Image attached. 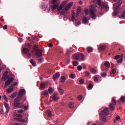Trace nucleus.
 Here are the masks:
<instances>
[{
	"label": "nucleus",
	"instance_id": "nucleus-33",
	"mask_svg": "<svg viewBox=\"0 0 125 125\" xmlns=\"http://www.w3.org/2000/svg\"><path fill=\"white\" fill-rule=\"evenodd\" d=\"M48 91L49 92V93L50 94H51V93H53V91H54V90H53V89H52V88L51 87H49L48 88Z\"/></svg>",
	"mask_w": 125,
	"mask_h": 125
},
{
	"label": "nucleus",
	"instance_id": "nucleus-26",
	"mask_svg": "<svg viewBox=\"0 0 125 125\" xmlns=\"http://www.w3.org/2000/svg\"><path fill=\"white\" fill-rule=\"evenodd\" d=\"M104 65L106 68H110V62H106Z\"/></svg>",
	"mask_w": 125,
	"mask_h": 125
},
{
	"label": "nucleus",
	"instance_id": "nucleus-36",
	"mask_svg": "<svg viewBox=\"0 0 125 125\" xmlns=\"http://www.w3.org/2000/svg\"><path fill=\"white\" fill-rule=\"evenodd\" d=\"M85 76L86 77H89V76H90V73H89V72H88L87 71H85Z\"/></svg>",
	"mask_w": 125,
	"mask_h": 125
},
{
	"label": "nucleus",
	"instance_id": "nucleus-39",
	"mask_svg": "<svg viewBox=\"0 0 125 125\" xmlns=\"http://www.w3.org/2000/svg\"><path fill=\"white\" fill-rule=\"evenodd\" d=\"M90 71L92 74H95L97 73L96 70L95 69H91Z\"/></svg>",
	"mask_w": 125,
	"mask_h": 125
},
{
	"label": "nucleus",
	"instance_id": "nucleus-14",
	"mask_svg": "<svg viewBox=\"0 0 125 125\" xmlns=\"http://www.w3.org/2000/svg\"><path fill=\"white\" fill-rule=\"evenodd\" d=\"M60 97V96L59 95V94L58 93H56L52 95V98L54 101H56L59 99Z\"/></svg>",
	"mask_w": 125,
	"mask_h": 125
},
{
	"label": "nucleus",
	"instance_id": "nucleus-30",
	"mask_svg": "<svg viewBox=\"0 0 125 125\" xmlns=\"http://www.w3.org/2000/svg\"><path fill=\"white\" fill-rule=\"evenodd\" d=\"M82 12V7H79L77 9V14H80Z\"/></svg>",
	"mask_w": 125,
	"mask_h": 125
},
{
	"label": "nucleus",
	"instance_id": "nucleus-59",
	"mask_svg": "<svg viewBox=\"0 0 125 125\" xmlns=\"http://www.w3.org/2000/svg\"><path fill=\"white\" fill-rule=\"evenodd\" d=\"M3 30H6L7 29V25H5L3 27Z\"/></svg>",
	"mask_w": 125,
	"mask_h": 125
},
{
	"label": "nucleus",
	"instance_id": "nucleus-42",
	"mask_svg": "<svg viewBox=\"0 0 125 125\" xmlns=\"http://www.w3.org/2000/svg\"><path fill=\"white\" fill-rule=\"evenodd\" d=\"M79 83H80V84H83L84 83V80H83V79H81L80 80Z\"/></svg>",
	"mask_w": 125,
	"mask_h": 125
},
{
	"label": "nucleus",
	"instance_id": "nucleus-41",
	"mask_svg": "<svg viewBox=\"0 0 125 125\" xmlns=\"http://www.w3.org/2000/svg\"><path fill=\"white\" fill-rule=\"evenodd\" d=\"M101 76L103 78H105L107 76V73L106 72H103L101 73Z\"/></svg>",
	"mask_w": 125,
	"mask_h": 125
},
{
	"label": "nucleus",
	"instance_id": "nucleus-13",
	"mask_svg": "<svg viewBox=\"0 0 125 125\" xmlns=\"http://www.w3.org/2000/svg\"><path fill=\"white\" fill-rule=\"evenodd\" d=\"M59 3H60V2H58L56 4H54L50 6L49 7L50 9H51L52 11H54L58 7Z\"/></svg>",
	"mask_w": 125,
	"mask_h": 125
},
{
	"label": "nucleus",
	"instance_id": "nucleus-55",
	"mask_svg": "<svg viewBox=\"0 0 125 125\" xmlns=\"http://www.w3.org/2000/svg\"><path fill=\"white\" fill-rule=\"evenodd\" d=\"M94 80L95 82H98V78H97V77H96V76H94Z\"/></svg>",
	"mask_w": 125,
	"mask_h": 125
},
{
	"label": "nucleus",
	"instance_id": "nucleus-51",
	"mask_svg": "<svg viewBox=\"0 0 125 125\" xmlns=\"http://www.w3.org/2000/svg\"><path fill=\"white\" fill-rule=\"evenodd\" d=\"M92 87H93V86L92 85V84H90L88 86V89H91V88H92Z\"/></svg>",
	"mask_w": 125,
	"mask_h": 125
},
{
	"label": "nucleus",
	"instance_id": "nucleus-60",
	"mask_svg": "<svg viewBox=\"0 0 125 125\" xmlns=\"http://www.w3.org/2000/svg\"><path fill=\"white\" fill-rule=\"evenodd\" d=\"M120 116H118L116 117V121H119V120H120Z\"/></svg>",
	"mask_w": 125,
	"mask_h": 125
},
{
	"label": "nucleus",
	"instance_id": "nucleus-23",
	"mask_svg": "<svg viewBox=\"0 0 125 125\" xmlns=\"http://www.w3.org/2000/svg\"><path fill=\"white\" fill-rule=\"evenodd\" d=\"M61 82L62 83H65V82H66V77L65 76H62L61 78Z\"/></svg>",
	"mask_w": 125,
	"mask_h": 125
},
{
	"label": "nucleus",
	"instance_id": "nucleus-8",
	"mask_svg": "<svg viewBox=\"0 0 125 125\" xmlns=\"http://www.w3.org/2000/svg\"><path fill=\"white\" fill-rule=\"evenodd\" d=\"M17 118H15L14 120H16L18 122H20V123H25L26 121L25 120L22 119L23 118V116L20 114H16L15 115Z\"/></svg>",
	"mask_w": 125,
	"mask_h": 125
},
{
	"label": "nucleus",
	"instance_id": "nucleus-54",
	"mask_svg": "<svg viewBox=\"0 0 125 125\" xmlns=\"http://www.w3.org/2000/svg\"><path fill=\"white\" fill-rule=\"evenodd\" d=\"M82 99H83V96H82V95H79V96H78V100L80 101V100H81Z\"/></svg>",
	"mask_w": 125,
	"mask_h": 125
},
{
	"label": "nucleus",
	"instance_id": "nucleus-61",
	"mask_svg": "<svg viewBox=\"0 0 125 125\" xmlns=\"http://www.w3.org/2000/svg\"><path fill=\"white\" fill-rule=\"evenodd\" d=\"M72 52V51H71V50H67L66 51L67 54H70V53H71Z\"/></svg>",
	"mask_w": 125,
	"mask_h": 125
},
{
	"label": "nucleus",
	"instance_id": "nucleus-28",
	"mask_svg": "<svg viewBox=\"0 0 125 125\" xmlns=\"http://www.w3.org/2000/svg\"><path fill=\"white\" fill-rule=\"evenodd\" d=\"M13 91V88H9L7 89L6 92L7 93H10V92H12Z\"/></svg>",
	"mask_w": 125,
	"mask_h": 125
},
{
	"label": "nucleus",
	"instance_id": "nucleus-21",
	"mask_svg": "<svg viewBox=\"0 0 125 125\" xmlns=\"http://www.w3.org/2000/svg\"><path fill=\"white\" fill-rule=\"evenodd\" d=\"M87 51L88 53H90V52L93 51V48L92 47L89 46L87 47Z\"/></svg>",
	"mask_w": 125,
	"mask_h": 125
},
{
	"label": "nucleus",
	"instance_id": "nucleus-38",
	"mask_svg": "<svg viewBox=\"0 0 125 125\" xmlns=\"http://www.w3.org/2000/svg\"><path fill=\"white\" fill-rule=\"evenodd\" d=\"M120 101H121V102L124 103V102H125V97H124V96L121 97L120 98Z\"/></svg>",
	"mask_w": 125,
	"mask_h": 125
},
{
	"label": "nucleus",
	"instance_id": "nucleus-7",
	"mask_svg": "<svg viewBox=\"0 0 125 125\" xmlns=\"http://www.w3.org/2000/svg\"><path fill=\"white\" fill-rule=\"evenodd\" d=\"M25 93H26V91L24 89H21L20 90L18 97L16 99H15V101H20V100L22 99L21 97H22V96H23V95H24V94Z\"/></svg>",
	"mask_w": 125,
	"mask_h": 125
},
{
	"label": "nucleus",
	"instance_id": "nucleus-16",
	"mask_svg": "<svg viewBox=\"0 0 125 125\" xmlns=\"http://www.w3.org/2000/svg\"><path fill=\"white\" fill-rule=\"evenodd\" d=\"M81 53H77L72 56V58L75 60H80V54Z\"/></svg>",
	"mask_w": 125,
	"mask_h": 125
},
{
	"label": "nucleus",
	"instance_id": "nucleus-62",
	"mask_svg": "<svg viewBox=\"0 0 125 125\" xmlns=\"http://www.w3.org/2000/svg\"><path fill=\"white\" fill-rule=\"evenodd\" d=\"M19 41L20 42H23V39L20 38L19 39Z\"/></svg>",
	"mask_w": 125,
	"mask_h": 125
},
{
	"label": "nucleus",
	"instance_id": "nucleus-57",
	"mask_svg": "<svg viewBox=\"0 0 125 125\" xmlns=\"http://www.w3.org/2000/svg\"><path fill=\"white\" fill-rule=\"evenodd\" d=\"M3 98L6 102H8V99H7V98L5 96H3Z\"/></svg>",
	"mask_w": 125,
	"mask_h": 125
},
{
	"label": "nucleus",
	"instance_id": "nucleus-19",
	"mask_svg": "<svg viewBox=\"0 0 125 125\" xmlns=\"http://www.w3.org/2000/svg\"><path fill=\"white\" fill-rule=\"evenodd\" d=\"M84 57H85V56L83 54L80 53V60H81V61H84L85 60Z\"/></svg>",
	"mask_w": 125,
	"mask_h": 125
},
{
	"label": "nucleus",
	"instance_id": "nucleus-47",
	"mask_svg": "<svg viewBox=\"0 0 125 125\" xmlns=\"http://www.w3.org/2000/svg\"><path fill=\"white\" fill-rule=\"evenodd\" d=\"M77 69L78 71H82V70H83V67L81 65H78L77 66Z\"/></svg>",
	"mask_w": 125,
	"mask_h": 125
},
{
	"label": "nucleus",
	"instance_id": "nucleus-48",
	"mask_svg": "<svg viewBox=\"0 0 125 125\" xmlns=\"http://www.w3.org/2000/svg\"><path fill=\"white\" fill-rule=\"evenodd\" d=\"M73 66H78V65H79V62H73Z\"/></svg>",
	"mask_w": 125,
	"mask_h": 125
},
{
	"label": "nucleus",
	"instance_id": "nucleus-25",
	"mask_svg": "<svg viewBox=\"0 0 125 125\" xmlns=\"http://www.w3.org/2000/svg\"><path fill=\"white\" fill-rule=\"evenodd\" d=\"M17 95V92L13 93L10 96V98L13 99L15 98L16 97V96Z\"/></svg>",
	"mask_w": 125,
	"mask_h": 125
},
{
	"label": "nucleus",
	"instance_id": "nucleus-6",
	"mask_svg": "<svg viewBox=\"0 0 125 125\" xmlns=\"http://www.w3.org/2000/svg\"><path fill=\"white\" fill-rule=\"evenodd\" d=\"M73 2H70L69 3H68L66 6L65 7V8L62 10V12H61V14L62 15H64V14H65V11H68L69 10V9L72 7L73 6Z\"/></svg>",
	"mask_w": 125,
	"mask_h": 125
},
{
	"label": "nucleus",
	"instance_id": "nucleus-50",
	"mask_svg": "<svg viewBox=\"0 0 125 125\" xmlns=\"http://www.w3.org/2000/svg\"><path fill=\"white\" fill-rule=\"evenodd\" d=\"M84 12L85 14H86V15H87V14H88V13H89L88 10L86 8H85L84 9Z\"/></svg>",
	"mask_w": 125,
	"mask_h": 125
},
{
	"label": "nucleus",
	"instance_id": "nucleus-58",
	"mask_svg": "<svg viewBox=\"0 0 125 125\" xmlns=\"http://www.w3.org/2000/svg\"><path fill=\"white\" fill-rule=\"evenodd\" d=\"M18 83L17 82H13L12 83L13 86H15V85H17Z\"/></svg>",
	"mask_w": 125,
	"mask_h": 125
},
{
	"label": "nucleus",
	"instance_id": "nucleus-20",
	"mask_svg": "<svg viewBox=\"0 0 125 125\" xmlns=\"http://www.w3.org/2000/svg\"><path fill=\"white\" fill-rule=\"evenodd\" d=\"M59 77H60V74L59 73H56L53 76V80H56L57 79H59Z\"/></svg>",
	"mask_w": 125,
	"mask_h": 125
},
{
	"label": "nucleus",
	"instance_id": "nucleus-9",
	"mask_svg": "<svg viewBox=\"0 0 125 125\" xmlns=\"http://www.w3.org/2000/svg\"><path fill=\"white\" fill-rule=\"evenodd\" d=\"M21 52L24 54H26L27 57H31L32 54L30 53V49L27 48H23L21 49Z\"/></svg>",
	"mask_w": 125,
	"mask_h": 125
},
{
	"label": "nucleus",
	"instance_id": "nucleus-1",
	"mask_svg": "<svg viewBox=\"0 0 125 125\" xmlns=\"http://www.w3.org/2000/svg\"><path fill=\"white\" fill-rule=\"evenodd\" d=\"M109 115V109L108 107H105L100 113V116L102 122H106L107 119L106 117Z\"/></svg>",
	"mask_w": 125,
	"mask_h": 125
},
{
	"label": "nucleus",
	"instance_id": "nucleus-18",
	"mask_svg": "<svg viewBox=\"0 0 125 125\" xmlns=\"http://www.w3.org/2000/svg\"><path fill=\"white\" fill-rule=\"evenodd\" d=\"M98 49H100V50L103 51V50H105V49H106V46L102 44H100L98 45Z\"/></svg>",
	"mask_w": 125,
	"mask_h": 125
},
{
	"label": "nucleus",
	"instance_id": "nucleus-10",
	"mask_svg": "<svg viewBox=\"0 0 125 125\" xmlns=\"http://www.w3.org/2000/svg\"><path fill=\"white\" fill-rule=\"evenodd\" d=\"M112 101L113 103L109 104V108L111 111H114L117 104V102L116 101V100H112Z\"/></svg>",
	"mask_w": 125,
	"mask_h": 125
},
{
	"label": "nucleus",
	"instance_id": "nucleus-15",
	"mask_svg": "<svg viewBox=\"0 0 125 125\" xmlns=\"http://www.w3.org/2000/svg\"><path fill=\"white\" fill-rule=\"evenodd\" d=\"M14 81V79L13 78L10 77L9 78L7 81L5 82V85H9L11 83H12Z\"/></svg>",
	"mask_w": 125,
	"mask_h": 125
},
{
	"label": "nucleus",
	"instance_id": "nucleus-49",
	"mask_svg": "<svg viewBox=\"0 0 125 125\" xmlns=\"http://www.w3.org/2000/svg\"><path fill=\"white\" fill-rule=\"evenodd\" d=\"M120 57H121V55H117V56H115L114 59L115 60H118V59H119V58H120Z\"/></svg>",
	"mask_w": 125,
	"mask_h": 125
},
{
	"label": "nucleus",
	"instance_id": "nucleus-64",
	"mask_svg": "<svg viewBox=\"0 0 125 125\" xmlns=\"http://www.w3.org/2000/svg\"><path fill=\"white\" fill-rule=\"evenodd\" d=\"M8 73V71H6L4 72V75H5L6 76H7V74Z\"/></svg>",
	"mask_w": 125,
	"mask_h": 125
},
{
	"label": "nucleus",
	"instance_id": "nucleus-53",
	"mask_svg": "<svg viewBox=\"0 0 125 125\" xmlns=\"http://www.w3.org/2000/svg\"><path fill=\"white\" fill-rule=\"evenodd\" d=\"M75 25L77 27H78V26H80V25H81V21L76 22L75 23Z\"/></svg>",
	"mask_w": 125,
	"mask_h": 125
},
{
	"label": "nucleus",
	"instance_id": "nucleus-31",
	"mask_svg": "<svg viewBox=\"0 0 125 125\" xmlns=\"http://www.w3.org/2000/svg\"><path fill=\"white\" fill-rule=\"evenodd\" d=\"M123 61H124V59H123V57H122L121 59L117 60V62L118 64H121V63H122Z\"/></svg>",
	"mask_w": 125,
	"mask_h": 125
},
{
	"label": "nucleus",
	"instance_id": "nucleus-52",
	"mask_svg": "<svg viewBox=\"0 0 125 125\" xmlns=\"http://www.w3.org/2000/svg\"><path fill=\"white\" fill-rule=\"evenodd\" d=\"M125 17V10L122 13V16L120 17V18H122V17Z\"/></svg>",
	"mask_w": 125,
	"mask_h": 125
},
{
	"label": "nucleus",
	"instance_id": "nucleus-4",
	"mask_svg": "<svg viewBox=\"0 0 125 125\" xmlns=\"http://www.w3.org/2000/svg\"><path fill=\"white\" fill-rule=\"evenodd\" d=\"M122 5V2L120 3V1L119 2H117L115 4H113V7H114V12H113V16H117L118 14H119V12L117 11V10L119 9V8L120 6Z\"/></svg>",
	"mask_w": 125,
	"mask_h": 125
},
{
	"label": "nucleus",
	"instance_id": "nucleus-17",
	"mask_svg": "<svg viewBox=\"0 0 125 125\" xmlns=\"http://www.w3.org/2000/svg\"><path fill=\"white\" fill-rule=\"evenodd\" d=\"M4 106L6 109V115H5V117H6V116H7V114H8V112H9V105L7 103H4Z\"/></svg>",
	"mask_w": 125,
	"mask_h": 125
},
{
	"label": "nucleus",
	"instance_id": "nucleus-24",
	"mask_svg": "<svg viewBox=\"0 0 125 125\" xmlns=\"http://www.w3.org/2000/svg\"><path fill=\"white\" fill-rule=\"evenodd\" d=\"M42 95H45V96H49V95H48V92L47 91H42Z\"/></svg>",
	"mask_w": 125,
	"mask_h": 125
},
{
	"label": "nucleus",
	"instance_id": "nucleus-35",
	"mask_svg": "<svg viewBox=\"0 0 125 125\" xmlns=\"http://www.w3.org/2000/svg\"><path fill=\"white\" fill-rule=\"evenodd\" d=\"M47 115L48 117H51V116H52L51 111H50V110H48L47 111Z\"/></svg>",
	"mask_w": 125,
	"mask_h": 125
},
{
	"label": "nucleus",
	"instance_id": "nucleus-3",
	"mask_svg": "<svg viewBox=\"0 0 125 125\" xmlns=\"http://www.w3.org/2000/svg\"><path fill=\"white\" fill-rule=\"evenodd\" d=\"M39 46L38 45H35L34 47V49L32 50V53L33 54H35L38 57H41V56H42V51L41 50L37 49Z\"/></svg>",
	"mask_w": 125,
	"mask_h": 125
},
{
	"label": "nucleus",
	"instance_id": "nucleus-45",
	"mask_svg": "<svg viewBox=\"0 0 125 125\" xmlns=\"http://www.w3.org/2000/svg\"><path fill=\"white\" fill-rule=\"evenodd\" d=\"M116 73V69H113L110 72V74L114 75Z\"/></svg>",
	"mask_w": 125,
	"mask_h": 125
},
{
	"label": "nucleus",
	"instance_id": "nucleus-5",
	"mask_svg": "<svg viewBox=\"0 0 125 125\" xmlns=\"http://www.w3.org/2000/svg\"><path fill=\"white\" fill-rule=\"evenodd\" d=\"M98 5L100 6V9H105L106 11L109 10V6L105 4L104 2H101V0H97Z\"/></svg>",
	"mask_w": 125,
	"mask_h": 125
},
{
	"label": "nucleus",
	"instance_id": "nucleus-37",
	"mask_svg": "<svg viewBox=\"0 0 125 125\" xmlns=\"http://www.w3.org/2000/svg\"><path fill=\"white\" fill-rule=\"evenodd\" d=\"M69 77L70 78V79H74L76 78V76H75V74L72 73L69 75Z\"/></svg>",
	"mask_w": 125,
	"mask_h": 125
},
{
	"label": "nucleus",
	"instance_id": "nucleus-34",
	"mask_svg": "<svg viewBox=\"0 0 125 125\" xmlns=\"http://www.w3.org/2000/svg\"><path fill=\"white\" fill-rule=\"evenodd\" d=\"M16 112H18V113H23L24 112V110L23 109H20V110H18L17 111V110L14 111V113H16Z\"/></svg>",
	"mask_w": 125,
	"mask_h": 125
},
{
	"label": "nucleus",
	"instance_id": "nucleus-12",
	"mask_svg": "<svg viewBox=\"0 0 125 125\" xmlns=\"http://www.w3.org/2000/svg\"><path fill=\"white\" fill-rule=\"evenodd\" d=\"M20 101H15V103H14V106L15 107H19L20 109H23L24 108V105H21V104L19 102Z\"/></svg>",
	"mask_w": 125,
	"mask_h": 125
},
{
	"label": "nucleus",
	"instance_id": "nucleus-2",
	"mask_svg": "<svg viewBox=\"0 0 125 125\" xmlns=\"http://www.w3.org/2000/svg\"><path fill=\"white\" fill-rule=\"evenodd\" d=\"M91 8L90 9V13L91 15V17L92 19H96V14H95V12H97V10L96 9V6H94L92 5L90 6Z\"/></svg>",
	"mask_w": 125,
	"mask_h": 125
},
{
	"label": "nucleus",
	"instance_id": "nucleus-46",
	"mask_svg": "<svg viewBox=\"0 0 125 125\" xmlns=\"http://www.w3.org/2000/svg\"><path fill=\"white\" fill-rule=\"evenodd\" d=\"M30 46H31V44L30 43L23 45V47H30Z\"/></svg>",
	"mask_w": 125,
	"mask_h": 125
},
{
	"label": "nucleus",
	"instance_id": "nucleus-27",
	"mask_svg": "<svg viewBox=\"0 0 125 125\" xmlns=\"http://www.w3.org/2000/svg\"><path fill=\"white\" fill-rule=\"evenodd\" d=\"M58 91L62 94H63L64 93V89L61 88V87L58 88Z\"/></svg>",
	"mask_w": 125,
	"mask_h": 125
},
{
	"label": "nucleus",
	"instance_id": "nucleus-40",
	"mask_svg": "<svg viewBox=\"0 0 125 125\" xmlns=\"http://www.w3.org/2000/svg\"><path fill=\"white\" fill-rule=\"evenodd\" d=\"M40 87L42 88V89H43L44 88H45V84L43 83H41L40 84Z\"/></svg>",
	"mask_w": 125,
	"mask_h": 125
},
{
	"label": "nucleus",
	"instance_id": "nucleus-32",
	"mask_svg": "<svg viewBox=\"0 0 125 125\" xmlns=\"http://www.w3.org/2000/svg\"><path fill=\"white\" fill-rule=\"evenodd\" d=\"M69 107H70L71 109H73L74 108V104L73 103L70 102L68 104Z\"/></svg>",
	"mask_w": 125,
	"mask_h": 125
},
{
	"label": "nucleus",
	"instance_id": "nucleus-22",
	"mask_svg": "<svg viewBox=\"0 0 125 125\" xmlns=\"http://www.w3.org/2000/svg\"><path fill=\"white\" fill-rule=\"evenodd\" d=\"M88 22V20L87 19L86 17H83V24H86Z\"/></svg>",
	"mask_w": 125,
	"mask_h": 125
},
{
	"label": "nucleus",
	"instance_id": "nucleus-43",
	"mask_svg": "<svg viewBox=\"0 0 125 125\" xmlns=\"http://www.w3.org/2000/svg\"><path fill=\"white\" fill-rule=\"evenodd\" d=\"M72 20L74 21L75 20V12H72Z\"/></svg>",
	"mask_w": 125,
	"mask_h": 125
},
{
	"label": "nucleus",
	"instance_id": "nucleus-11",
	"mask_svg": "<svg viewBox=\"0 0 125 125\" xmlns=\"http://www.w3.org/2000/svg\"><path fill=\"white\" fill-rule=\"evenodd\" d=\"M66 4H67V1H66V0L63 1L62 3H61L60 5V6L57 7L58 11H62V9H63V7H64V6H65V5H66Z\"/></svg>",
	"mask_w": 125,
	"mask_h": 125
},
{
	"label": "nucleus",
	"instance_id": "nucleus-56",
	"mask_svg": "<svg viewBox=\"0 0 125 125\" xmlns=\"http://www.w3.org/2000/svg\"><path fill=\"white\" fill-rule=\"evenodd\" d=\"M38 61L42 63V61H43V58H39L38 59Z\"/></svg>",
	"mask_w": 125,
	"mask_h": 125
},
{
	"label": "nucleus",
	"instance_id": "nucleus-29",
	"mask_svg": "<svg viewBox=\"0 0 125 125\" xmlns=\"http://www.w3.org/2000/svg\"><path fill=\"white\" fill-rule=\"evenodd\" d=\"M30 62L34 67H35V66H37V64L36 63V62H34V61H33L32 60H30Z\"/></svg>",
	"mask_w": 125,
	"mask_h": 125
},
{
	"label": "nucleus",
	"instance_id": "nucleus-63",
	"mask_svg": "<svg viewBox=\"0 0 125 125\" xmlns=\"http://www.w3.org/2000/svg\"><path fill=\"white\" fill-rule=\"evenodd\" d=\"M53 46V44L52 43L49 44V47H52Z\"/></svg>",
	"mask_w": 125,
	"mask_h": 125
},
{
	"label": "nucleus",
	"instance_id": "nucleus-44",
	"mask_svg": "<svg viewBox=\"0 0 125 125\" xmlns=\"http://www.w3.org/2000/svg\"><path fill=\"white\" fill-rule=\"evenodd\" d=\"M51 2L52 4H56V3L57 2V0H52L51 1Z\"/></svg>",
	"mask_w": 125,
	"mask_h": 125
}]
</instances>
